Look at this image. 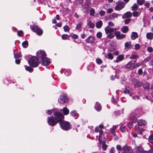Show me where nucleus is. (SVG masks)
<instances>
[{
	"mask_svg": "<svg viewBox=\"0 0 153 153\" xmlns=\"http://www.w3.org/2000/svg\"><path fill=\"white\" fill-rule=\"evenodd\" d=\"M135 49L137 50L140 48V45L138 44H137L135 45Z\"/></svg>",
	"mask_w": 153,
	"mask_h": 153,
	"instance_id": "obj_59",
	"label": "nucleus"
},
{
	"mask_svg": "<svg viewBox=\"0 0 153 153\" xmlns=\"http://www.w3.org/2000/svg\"><path fill=\"white\" fill-rule=\"evenodd\" d=\"M136 61L132 60L129 62L125 66V68L129 70H133L134 68V63H135Z\"/></svg>",
	"mask_w": 153,
	"mask_h": 153,
	"instance_id": "obj_7",
	"label": "nucleus"
},
{
	"mask_svg": "<svg viewBox=\"0 0 153 153\" xmlns=\"http://www.w3.org/2000/svg\"><path fill=\"white\" fill-rule=\"evenodd\" d=\"M146 38L148 39H152L153 38V33H149L146 34Z\"/></svg>",
	"mask_w": 153,
	"mask_h": 153,
	"instance_id": "obj_24",
	"label": "nucleus"
},
{
	"mask_svg": "<svg viewBox=\"0 0 153 153\" xmlns=\"http://www.w3.org/2000/svg\"><path fill=\"white\" fill-rule=\"evenodd\" d=\"M106 57L108 59H113V56L111 53H108L107 54Z\"/></svg>",
	"mask_w": 153,
	"mask_h": 153,
	"instance_id": "obj_29",
	"label": "nucleus"
},
{
	"mask_svg": "<svg viewBox=\"0 0 153 153\" xmlns=\"http://www.w3.org/2000/svg\"><path fill=\"white\" fill-rule=\"evenodd\" d=\"M96 61L97 63L99 64H101L102 62V60L99 58L97 59Z\"/></svg>",
	"mask_w": 153,
	"mask_h": 153,
	"instance_id": "obj_47",
	"label": "nucleus"
},
{
	"mask_svg": "<svg viewBox=\"0 0 153 153\" xmlns=\"http://www.w3.org/2000/svg\"><path fill=\"white\" fill-rule=\"evenodd\" d=\"M37 53L38 54V56H41L42 58L45 57V56H46L45 53L43 51H40L39 52H38Z\"/></svg>",
	"mask_w": 153,
	"mask_h": 153,
	"instance_id": "obj_15",
	"label": "nucleus"
},
{
	"mask_svg": "<svg viewBox=\"0 0 153 153\" xmlns=\"http://www.w3.org/2000/svg\"><path fill=\"white\" fill-rule=\"evenodd\" d=\"M115 150L114 147H112L110 149L109 153H115Z\"/></svg>",
	"mask_w": 153,
	"mask_h": 153,
	"instance_id": "obj_55",
	"label": "nucleus"
},
{
	"mask_svg": "<svg viewBox=\"0 0 153 153\" xmlns=\"http://www.w3.org/2000/svg\"><path fill=\"white\" fill-rule=\"evenodd\" d=\"M147 51L149 52H152L153 51V48L151 47H149L147 48Z\"/></svg>",
	"mask_w": 153,
	"mask_h": 153,
	"instance_id": "obj_56",
	"label": "nucleus"
},
{
	"mask_svg": "<svg viewBox=\"0 0 153 153\" xmlns=\"http://www.w3.org/2000/svg\"><path fill=\"white\" fill-rule=\"evenodd\" d=\"M105 13V12L102 10L99 12V14L101 16H104Z\"/></svg>",
	"mask_w": 153,
	"mask_h": 153,
	"instance_id": "obj_57",
	"label": "nucleus"
},
{
	"mask_svg": "<svg viewBox=\"0 0 153 153\" xmlns=\"http://www.w3.org/2000/svg\"><path fill=\"white\" fill-rule=\"evenodd\" d=\"M72 37L74 39H77L78 38V36L76 34H74L72 36Z\"/></svg>",
	"mask_w": 153,
	"mask_h": 153,
	"instance_id": "obj_61",
	"label": "nucleus"
},
{
	"mask_svg": "<svg viewBox=\"0 0 153 153\" xmlns=\"http://www.w3.org/2000/svg\"><path fill=\"white\" fill-rule=\"evenodd\" d=\"M126 128V127L125 126H121L120 127V129L121 131L123 132L125 131Z\"/></svg>",
	"mask_w": 153,
	"mask_h": 153,
	"instance_id": "obj_50",
	"label": "nucleus"
},
{
	"mask_svg": "<svg viewBox=\"0 0 153 153\" xmlns=\"http://www.w3.org/2000/svg\"><path fill=\"white\" fill-rule=\"evenodd\" d=\"M143 73V71L142 69H139L138 71V74L139 75H142Z\"/></svg>",
	"mask_w": 153,
	"mask_h": 153,
	"instance_id": "obj_54",
	"label": "nucleus"
},
{
	"mask_svg": "<svg viewBox=\"0 0 153 153\" xmlns=\"http://www.w3.org/2000/svg\"><path fill=\"white\" fill-rule=\"evenodd\" d=\"M132 14L131 12L128 11L123 16L122 18L123 19H125L126 18H128L131 17L132 16Z\"/></svg>",
	"mask_w": 153,
	"mask_h": 153,
	"instance_id": "obj_16",
	"label": "nucleus"
},
{
	"mask_svg": "<svg viewBox=\"0 0 153 153\" xmlns=\"http://www.w3.org/2000/svg\"><path fill=\"white\" fill-rule=\"evenodd\" d=\"M88 25L91 28H93L95 26V25L93 23L90 22L88 23Z\"/></svg>",
	"mask_w": 153,
	"mask_h": 153,
	"instance_id": "obj_46",
	"label": "nucleus"
},
{
	"mask_svg": "<svg viewBox=\"0 0 153 153\" xmlns=\"http://www.w3.org/2000/svg\"><path fill=\"white\" fill-rule=\"evenodd\" d=\"M128 27L126 26H123L121 29V31L124 33H127L128 32Z\"/></svg>",
	"mask_w": 153,
	"mask_h": 153,
	"instance_id": "obj_21",
	"label": "nucleus"
},
{
	"mask_svg": "<svg viewBox=\"0 0 153 153\" xmlns=\"http://www.w3.org/2000/svg\"><path fill=\"white\" fill-rule=\"evenodd\" d=\"M23 32L22 30L19 31L17 32V35L19 36H22Z\"/></svg>",
	"mask_w": 153,
	"mask_h": 153,
	"instance_id": "obj_52",
	"label": "nucleus"
},
{
	"mask_svg": "<svg viewBox=\"0 0 153 153\" xmlns=\"http://www.w3.org/2000/svg\"><path fill=\"white\" fill-rule=\"evenodd\" d=\"M131 20V19H126L125 21V24L126 25L128 24Z\"/></svg>",
	"mask_w": 153,
	"mask_h": 153,
	"instance_id": "obj_58",
	"label": "nucleus"
},
{
	"mask_svg": "<svg viewBox=\"0 0 153 153\" xmlns=\"http://www.w3.org/2000/svg\"><path fill=\"white\" fill-rule=\"evenodd\" d=\"M95 13L94 9V8H92L91 9L90 11V14L91 16H93Z\"/></svg>",
	"mask_w": 153,
	"mask_h": 153,
	"instance_id": "obj_38",
	"label": "nucleus"
},
{
	"mask_svg": "<svg viewBox=\"0 0 153 153\" xmlns=\"http://www.w3.org/2000/svg\"><path fill=\"white\" fill-rule=\"evenodd\" d=\"M138 56L137 55L135 54L131 55L130 57V59H135L138 58Z\"/></svg>",
	"mask_w": 153,
	"mask_h": 153,
	"instance_id": "obj_34",
	"label": "nucleus"
},
{
	"mask_svg": "<svg viewBox=\"0 0 153 153\" xmlns=\"http://www.w3.org/2000/svg\"><path fill=\"white\" fill-rule=\"evenodd\" d=\"M28 63L30 66L36 67L39 64V59L36 56H33L28 61Z\"/></svg>",
	"mask_w": 153,
	"mask_h": 153,
	"instance_id": "obj_5",
	"label": "nucleus"
},
{
	"mask_svg": "<svg viewBox=\"0 0 153 153\" xmlns=\"http://www.w3.org/2000/svg\"><path fill=\"white\" fill-rule=\"evenodd\" d=\"M116 126H114L112 128H111V131L112 134H114V136H115L116 135L115 134H114L115 131L116 129Z\"/></svg>",
	"mask_w": 153,
	"mask_h": 153,
	"instance_id": "obj_32",
	"label": "nucleus"
},
{
	"mask_svg": "<svg viewBox=\"0 0 153 153\" xmlns=\"http://www.w3.org/2000/svg\"><path fill=\"white\" fill-rule=\"evenodd\" d=\"M108 26H109H109L113 27L114 26V24L111 22H109L108 23Z\"/></svg>",
	"mask_w": 153,
	"mask_h": 153,
	"instance_id": "obj_62",
	"label": "nucleus"
},
{
	"mask_svg": "<svg viewBox=\"0 0 153 153\" xmlns=\"http://www.w3.org/2000/svg\"><path fill=\"white\" fill-rule=\"evenodd\" d=\"M95 108L97 111H100L102 108V106L98 102H97L94 106Z\"/></svg>",
	"mask_w": 153,
	"mask_h": 153,
	"instance_id": "obj_14",
	"label": "nucleus"
},
{
	"mask_svg": "<svg viewBox=\"0 0 153 153\" xmlns=\"http://www.w3.org/2000/svg\"><path fill=\"white\" fill-rule=\"evenodd\" d=\"M63 113L64 115H67L69 113V111L68 109L66 107H64L63 109Z\"/></svg>",
	"mask_w": 153,
	"mask_h": 153,
	"instance_id": "obj_26",
	"label": "nucleus"
},
{
	"mask_svg": "<svg viewBox=\"0 0 153 153\" xmlns=\"http://www.w3.org/2000/svg\"><path fill=\"white\" fill-rule=\"evenodd\" d=\"M107 145L105 144V142H104V143H102V148L104 150H105L107 149Z\"/></svg>",
	"mask_w": 153,
	"mask_h": 153,
	"instance_id": "obj_44",
	"label": "nucleus"
},
{
	"mask_svg": "<svg viewBox=\"0 0 153 153\" xmlns=\"http://www.w3.org/2000/svg\"><path fill=\"white\" fill-rule=\"evenodd\" d=\"M94 38L93 37L91 36H89L85 40V41L88 43H93L94 42Z\"/></svg>",
	"mask_w": 153,
	"mask_h": 153,
	"instance_id": "obj_13",
	"label": "nucleus"
},
{
	"mask_svg": "<svg viewBox=\"0 0 153 153\" xmlns=\"http://www.w3.org/2000/svg\"><path fill=\"white\" fill-rule=\"evenodd\" d=\"M69 37V36L67 34H63L62 36V38L63 40L68 39Z\"/></svg>",
	"mask_w": 153,
	"mask_h": 153,
	"instance_id": "obj_41",
	"label": "nucleus"
},
{
	"mask_svg": "<svg viewBox=\"0 0 153 153\" xmlns=\"http://www.w3.org/2000/svg\"><path fill=\"white\" fill-rule=\"evenodd\" d=\"M22 45L24 48H27L28 46V42L27 41H24L22 43Z\"/></svg>",
	"mask_w": 153,
	"mask_h": 153,
	"instance_id": "obj_30",
	"label": "nucleus"
},
{
	"mask_svg": "<svg viewBox=\"0 0 153 153\" xmlns=\"http://www.w3.org/2000/svg\"><path fill=\"white\" fill-rule=\"evenodd\" d=\"M32 30L39 35L41 36L43 33V31L40 27L36 25H33L32 28Z\"/></svg>",
	"mask_w": 153,
	"mask_h": 153,
	"instance_id": "obj_8",
	"label": "nucleus"
},
{
	"mask_svg": "<svg viewBox=\"0 0 153 153\" xmlns=\"http://www.w3.org/2000/svg\"><path fill=\"white\" fill-rule=\"evenodd\" d=\"M152 56H149L145 58L143 61V62H147L150 60L152 59Z\"/></svg>",
	"mask_w": 153,
	"mask_h": 153,
	"instance_id": "obj_31",
	"label": "nucleus"
},
{
	"mask_svg": "<svg viewBox=\"0 0 153 153\" xmlns=\"http://www.w3.org/2000/svg\"><path fill=\"white\" fill-rule=\"evenodd\" d=\"M149 140L150 143H153V135H151L149 136Z\"/></svg>",
	"mask_w": 153,
	"mask_h": 153,
	"instance_id": "obj_39",
	"label": "nucleus"
},
{
	"mask_svg": "<svg viewBox=\"0 0 153 153\" xmlns=\"http://www.w3.org/2000/svg\"><path fill=\"white\" fill-rule=\"evenodd\" d=\"M141 65V63H137L135 64V63H134V69L138 67Z\"/></svg>",
	"mask_w": 153,
	"mask_h": 153,
	"instance_id": "obj_53",
	"label": "nucleus"
},
{
	"mask_svg": "<svg viewBox=\"0 0 153 153\" xmlns=\"http://www.w3.org/2000/svg\"><path fill=\"white\" fill-rule=\"evenodd\" d=\"M58 101L60 104L68 102V97L66 94H62L60 96V98L58 99Z\"/></svg>",
	"mask_w": 153,
	"mask_h": 153,
	"instance_id": "obj_6",
	"label": "nucleus"
},
{
	"mask_svg": "<svg viewBox=\"0 0 153 153\" xmlns=\"http://www.w3.org/2000/svg\"><path fill=\"white\" fill-rule=\"evenodd\" d=\"M125 47L126 49L130 48H132V46L131 44V42H125Z\"/></svg>",
	"mask_w": 153,
	"mask_h": 153,
	"instance_id": "obj_22",
	"label": "nucleus"
},
{
	"mask_svg": "<svg viewBox=\"0 0 153 153\" xmlns=\"http://www.w3.org/2000/svg\"><path fill=\"white\" fill-rule=\"evenodd\" d=\"M105 33L106 34L114 32V34L115 36H116V38L118 40L123 39L126 37V35L121 33L120 31H116V30H117V29L116 28H109V26H107L105 27Z\"/></svg>",
	"mask_w": 153,
	"mask_h": 153,
	"instance_id": "obj_2",
	"label": "nucleus"
},
{
	"mask_svg": "<svg viewBox=\"0 0 153 153\" xmlns=\"http://www.w3.org/2000/svg\"><path fill=\"white\" fill-rule=\"evenodd\" d=\"M143 153H153V147L149 151H144Z\"/></svg>",
	"mask_w": 153,
	"mask_h": 153,
	"instance_id": "obj_49",
	"label": "nucleus"
},
{
	"mask_svg": "<svg viewBox=\"0 0 153 153\" xmlns=\"http://www.w3.org/2000/svg\"><path fill=\"white\" fill-rule=\"evenodd\" d=\"M138 124L140 126L143 125H146L147 124V122L145 120H139L138 122Z\"/></svg>",
	"mask_w": 153,
	"mask_h": 153,
	"instance_id": "obj_18",
	"label": "nucleus"
},
{
	"mask_svg": "<svg viewBox=\"0 0 153 153\" xmlns=\"http://www.w3.org/2000/svg\"><path fill=\"white\" fill-rule=\"evenodd\" d=\"M53 111V115L54 116L48 117V124L51 126H53L60 121L63 120L64 117L63 114L58 111Z\"/></svg>",
	"mask_w": 153,
	"mask_h": 153,
	"instance_id": "obj_1",
	"label": "nucleus"
},
{
	"mask_svg": "<svg viewBox=\"0 0 153 153\" xmlns=\"http://www.w3.org/2000/svg\"><path fill=\"white\" fill-rule=\"evenodd\" d=\"M116 149L118 151H122V147H121L120 145H117L116 146Z\"/></svg>",
	"mask_w": 153,
	"mask_h": 153,
	"instance_id": "obj_42",
	"label": "nucleus"
},
{
	"mask_svg": "<svg viewBox=\"0 0 153 153\" xmlns=\"http://www.w3.org/2000/svg\"><path fill=\"white\" fill-rule=\"evenodd\" d=\"M114 35L112 33H109L107 36V37L110 39H112L114 38Z\"/></svg>",
	"mask_w": 153,
	"mask_h": 153,
	"instance_id": "obj_35",
	"label": "nucleus"
},
{
	"mask_svg": "<svg viewBox=\"0 0 153 153\" xmlns=\"http://www.w3.org/2000/svg\"><path fill=\"white\" fill-rule=\"evenodd\" d=\"M14 57L15 58H20L21 57V55L20 53H17L16 54H14Z\"/></svg>",
	"mask_w": 153,
	"mask_h": 153,
	"instance_id": "obj_45",
	"label": "nucleus"
},
{
	"mask_svg": "<svg viewBox=\"0 0 153 153\" xmlns=\"http://www.w3.org/2000/svg\"><path fill=\"white\" fill-rule=\"evenodd\" d=\"M42 64L45 66L48 65L50 64V60L46 57L42 58L41 59Z\"/></svg>",
	"mask_w": 153,
	"mask_h": 153,
	"instance_id": "obj_10",
	"label": "nucleus"
},
{
	"mask_svg": "<svg viewBox=\"0 0 153 153\" xmlns=\"http://www.w3.org/2000/svg\"><path fill=\"white\" fill-rule=\"evenodd\" d=\"M102 33L100 32H99L97 34V36L98 38H100L102 36Z\"/></svg>",
	"mask_w": 153,
	"mask_h": 153,
	"instance_id": "obj_48",
	"label": "nucleus"
},
{
	"mask_svg": "<svg viewBox=\"0 0 153 153\" xmlns=\"http://www.w3.org/2000/svg\"><path fill=\"white\" fill-rule=\"evenodd\" d=\"M138 37V34L135 32H132V35L131 36V39L132 40L135 39Z\"/></svg>",
	"mask_w": 153,
	"mask_h": 153,
	"instance_id": "obj_23",
	"label": "nucleus"
},
{
	"mask_svg": "<svg viewBox=\"0 0 153 153\" xmlns=\"http://www.w3.org/2000/svg\"><path fill=\"white\" fill-rule=\"evenodd\" d=\"M123 92L125 94H128L129 93V90L125 88L124 90H123Z\"/></svg>",
	"mask_w": 153,
	"mask_h": 153,
	"instance_id": "obj_64",
	"label": "nucleus"
},
{
	"mask_svg": "<svg viewBox=\"0 0 153 153\" xmlns=\"http://www.w3.org/2000/svg\"><path fill=\"white\" fill-rule=\"evenodd\" d=\"M102 25V21L100 20L97 22L96 24V27L97 28H100Z\"/></svg>",
	"mask_w": 153,
	"mask_h": 153,
	"instance_id": "obj_25",
	"label": "nucleus"
},
{
	"mask_svg": "<svg viewBox=\"0 0 153 153\" xmlns=\"http://www.w3.org/2000/svg\"><path fill=\"white\" fill-rule=\"evenodd\" d=\"M131 81L135 86L136 87L140 85L139 82L138 81L137 79L134 78H132L131 79Z\"/></svg>",
	"mask_w": 153,
	"mask_h": 153,
	"instance_id": "obj_19",
	"label": "nucleus"
},
{
	"mask_svg": "<svg viewBox=\"0 0 153 153\" xmlns=\"http://www.w3.org/2000/svg\"><path fill=\"white\" fill-rule=\"evenodd\" d=\"M133 16L134 17H137L138 16L139 13L137 11H134L132 13Z\"/></svg>",
	"mask_w": 153,
	"mask_h": 153,
	"instance_id": "obj_51",
	"label": "nucleus"
},
{
	"mask_svg": "<svg viewBox=\"0 0 153 153\" xmlns=\"http://www.w3.org/2000/svg\"><path fill=\"white\" fill-rule=\"evenodd\" d=\"M145 1L144 0H137V4L139 5H142L143 4Z\"/></svg>",
	"mask_w": 153,
	"mask_h": 153,
	"instance_id": "obj_36",
	"label": "nucleus"
},
{
	"mask_svg": "<svg viewBox=\"0 0 153 153\" xmlns=\"http://www.w3.org/2000/svg\"><path fill=\"white\" fill-rule=\"evenodd\" d=\"M118 14L115 13H113L109 16V18L111 20L115 18H117Z\"/></svg>",
	"mask_w": 153,
	"mask_h": 153,
	"instance_id": "obj_20",
	"label": "nucleus"
},
{
	"mask_svg": "<svg viewBox=\"0 0 153 153\" xmlns=\"http://www.w3.org/2000/svg\"><path fill=\"white\" fill-rule=\"evenodd\" d=\"M59 124L60 128L64 131L69 130L72 127L71 124L68 121L62 120L60 121Z\"/></svg>",
	"mask_w": 153,
	"mask_h": 153,
	"instance_id": "obj_3",
	"label": "nucleus"
},
{
	"mask_svg": "<svg viewBox=\"0 0 153 153\" xmlns=\"http://www.w3.org/2000/svg\"><path fill=\"white\" fill-rule=\"evenodd\" d=\"M52 110H47L46 111V112L48 115H51L52 113Z\"/></svg>",
	"mask_w": 153,
	"mask_h": 153,
	"instance_id": "obj_63",
	"label": "nucleus"
},
{
	"mask_svg": "<svg viewBox=\"0 0 153 153\" xmlns=\"http://www.w3.org/2000/svg\"><path fill=\"white\" fill-rule=\"evenodd\" d=\"M113 10L112 8H109L107 10V12L108 13H110L113 12Z\"/></svg>",
	"mask_w": 153,
	"mask_h": 153,
	"instance_id": "obj_60",
	"label": "nucleus"
},
{
	"mask_svg": "<svg viewBox=\"0 0 153 153\" xmlns=\"http://www.w3.org/2000/svg\"><path fill=\"white\" fill-rule=\"evenodd\" d=\"M64 31L65 32L68 31L69 30V27L68 25H65L63 27Z\"/></svg>",
	"mask_w": 153,
	"mask_h": 153,
	"instance_id": "obj_43",
	"label": "nucleus"
},
{
	"mask_svg": "<svg viewBox=\"0 0 153 153\" xmlns=\"http://www.w3.org/2000/svg\"><path fill=\"white\" fill-rule=\"evenodd\" d=\"M132 152L131 148L126 145L122 147V153H132Z\"/></svg>",
	"mask_w": 153,
	"mask_h": 153,
	"instance_id": "obj_9",
	"label": "nucleus"
},
{
	"mask_svg": "<svg viewBox=\"0 0 153 153\" xmlns=\"http://www.w3.org/2000/svg\"><path fill=\"white\" fill-rule=\"evenodd\" d=\"M25 69L30 72H32L33 70V68L29 66L26 67Z\"/></svg>",
	"mask_w": 153,
	"mask_h": 153,
	"instance_id": "obj_33",
	"label": "nucleus"
},
{
	"mask_svg": "<svg viewBox=\"0 0 153 153\" xmlns=\"http://www.w3.org/2000/svg\"><path fill=\"white\" fill-rule=\"evenodd\" d=\"M70 114L76 119L79 116V114L76 112V111L75 110L71 111L70 113Z\"/></svg>",
	"mask_w": 153,
	"mask_h": 153,
	"instance_id": "obj_17",
	"label": "nucleus"
},
{
	"mask_svg": "<svg viewBox=\"0 0 153 153\" xmlns=\"http://www.w3.org/2000/svg\"><path fill=\"white\" fill-rule=\"evenodd\" d=\"M137 150L140 153H143V149L141 146H139L138 147Z\"/></svg>",
	"mask_w": 153,
	"mask_h": 153,
	"instance_id": "obj_40",
	"label": "nucleus"
},
{
	"mask_svg": "<svg viewBox=\"0 0 153 153\" xmlns=\"http://www.w3.org/2000/svg\"><path fill=\"white\" fill-rule=\"evenodd\" d=\"M82 23L81 22H79L76 25V29L79 31H80V29L81 27Z\"/></svg>",
	"mask_w": 153,
	"mask_h": 153,
	"instance_id": "obj_28",
	"label": "nucleus"
},
{
	"mask_svg": "<svg viewBox=\"0 0 153 153\" xmlns=\"http://www.w3.org/2000/svg\"><path fill=\"white\" fill-rule=\"evenodd\" d=\"M142 112V110L140 108H136L132 112L129 116V119L132 120H134L136 121L137 120V117L139 116V114Z\"/></svg>",
	"mask_w": 153,
	"mask_h": 153,
	"instance_id": "obj_4",
	"label": "nucleus"
},
{
	"mask_svg": "<svg viewBox=\"0 0 153 153\" xmlns=\"http://www.w3.org/2000/svg\"><path fill=\"white\" fill-rule=\"evenodd\" d=\"M91 0H86L85 2V4L89 7L91 4Z\"/></svg>",
	"mask_w": 153,
	"mask_h": 153,
	"instance_id": "obj_37",
	"label": "nucleus"
},
{
	"mask_svg": "<svg viewBox=\"0 0 153 153\" xmlns=\"http://www.w3.org/2000/svg\"><path fill=\"white\" fill-rule=\"evenodd\" d=\"M125 4L123 2H120L117 4L115 7V10H120L125 7Z\"/></svg>",
	"mask_w": 153,
	"mask_h": 153,
	"instance_id": "obj_11",
	"label": "nucleus"
},
{
	"mask_svg": "<svg viewBox=\"0 0 153 153\" xmlns=\"http://www.w3.org/2000/svg\"><path fill=\"white\" fill-rule=\"evenodd\" d=\"M124 58V56L123 54H121L117 57L116 59L114 61V62L117 63L123 60Z\"/></svg>",
	"mask_w": 153,
	"mask_h": 153,
	"instance_id": "obj_12",
	"label": "nucleus"
},
{
	"mask_svg": "<svg viewBox=\"0 0 153 153\" xmlns=\"http://www.w3.org/2000/svg\"><path fill=\"white\" fill-rule=\"evenodd\" d=\"M138 6L136 3H134L133 5L131 7L132 10L134 11L137 10L138 9Z\"/></svg>",
	"mask_w": 153,
	"mask_h": 153,
	"instance_id": "obj_27",
	"label": "nucleus"
}]
</instances>
